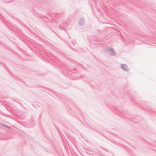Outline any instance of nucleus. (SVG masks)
<instances>
[{"mask_svg":"<svg viewBox=\"0 0 156 156\" xmlns=\"http://www.w3.org/2000/svg\"><path fill=\"white\" fill-rule=\"evenodd\" d=\"M105 51H109L110 52L111 55L112 56H114L116 54V52L114 50L110 47H108L106 48Z\"/></svg>","mask_w":156,"mask_h":156,"instance_id":"obj_1","label":"nucleus"},{"mask_svg":"<svg viewBox=\"0 0 156 156\" xmlns=\"http://www.w3.org/2000/svg\"><path fill=\"white\" fill-rule=\"evenodd\" d=\"M85 20L82 17H81L78 21L79 25L80 26H83L85 24Z\"/></svg>","mask_w":156,"mask_h":156,"instance_id":"obj_2","label":"nucleus"},{"mask_svg":"<svg viewBox=\"0 0 156 156\" xmlns=\"http://www.w3.org/2000/svg\"><path fill=\"white\" fill-rule=\"evenodd\" d=\"M121 68L124 70L126 71H129L128 67L127 65L124 64H122L121 65Z\"/></svg>","mask_w":156,"mask_h":156,"instance_id":"obj_3","label":"nucleus"},{"mask_svg":"<svg viewBox=\"0 0 156 156\" xmlns=\"http://www.w3.org/2000/svg\"><path fill=\"white\" fill-rule=\"evenodd\" d=\"M2 126H3L5 127L8 128L9 129H10L11 128V127H10L8 126H7L4 125H3Z\"/></svg>","mask_w":156,"mask_h":156,"instance_id":"obj_4","label":"nucleus"},{"mask_svg":"<svg viewBox=\"0 0 156 156\" xmlns=\"http://www.w3.org/2000/svg\"><path fill=\"white\" fill-rule=\"evenodd\" d=\"M31 122L33 123V126H34V125L35 124V122Z\"/></svg>","mask_w":156,"mask_h":156,"instance_id":"obj_5","label":"nucleus"},{"mask_svg":"<svg viewBox=\"0 0 156 156\" xmlns=\"http://www.w3.org/2000/svg\"><path fill=\"white\" fill-rule=\"evenodd\" d=\"M16 102L17 103H18L19 104H20V103L17 101Z\"/></svg>","mask_w":156,"mask_h":156,"instance_id":"obj_6","label":"nucleus"},{"mask_svg":"<svg viewBox=\"0 0 156 156\" xmlns=\"http://www.w3.org/2000/svg\"><path fill=\"white\" fill-rule=\"evenodd\" d=\"M13 101H14L16 102H17V101H16V100H13Z\"/></svg>","mask_w":156,"mask_h":156,"instance_id":"obj_7","label":"nucleus"},{"mask_svg":"<svg viewBox=\"0 0 156 156\" xmlns=\"http://www.w3.org/2000/svg\"><path fill=\"white\" fill-rule=\"evenodd\" d=\"M59 28H60V29H62L61 27H59Z\"/></svg>","mask_w":156,"mask_h":156,"instance_id":"obj_8","label":"nucleus"},{"mask_svg":"<svg viewBox=\"0 0 156 156\" xmlns=\"http://www.w3.org/2000/svg\"><path fill=\"white\" fill-rule=\"evenodd\" d=\"M62 29L63 30H65V29H64V28H63V29Z\"/></svg>","mask_w":156,"mask_h":156,"instance_id":"obj_9","label":"nucleus"}]
</instances>
